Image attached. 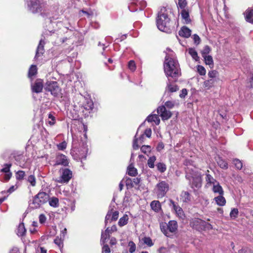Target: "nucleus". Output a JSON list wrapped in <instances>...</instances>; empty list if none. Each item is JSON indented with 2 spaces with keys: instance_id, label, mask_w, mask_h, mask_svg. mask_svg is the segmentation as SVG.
<instances>
[{
  "instance_id": "c03bdc74",
  "label": "nucleus",
  "mask_w": 253,
  "mask_h": 253,
  "mask_svg": "<svg viewBox=\"0 0 253 253\" xmlns=\"http://www.w3.org/2000/svg\"><path fill=\"white\" fill-rule=\"evenodd\" d=\"M128 251L130 253H133L135 251L136 245L133 241H129L128 244Z\"/></svg>"
},
{
  "instance_id": "aec40b11",
  "label": "nucleus",
  "mask_w": 253,
  "mask_h": 253,
  "mask_svg": "<svg viewBox=\"0 0 253 253\" xmlns=\"http://www.w3.org/2000/svg\"><path fill=\"white\" fill-rule=\"evenodd\" d=\"M59 15L58 12L57 14H55L54 15L52 16H49L47 19V22H49L50 24H51L53 28L54 27V25H56V26H57L58 24H61V22H53V20H57L59 18Z\"/></svg>"
},
{
  "instance_id": "2f4dec72",
  "label": "nucleus",
  "mask_w": 253,
  "mask_h": 253,
  "mask_svg": "<svg viewBox=\"0 0 253 253\" xmlns=\"http://www.w3.org/2000/svg\"><path fill=\"white\" fill-rule=\"evenodd\" d=\"M37 73V68L36 65H32L29 69L28 76L30 78H32L36 75Z\"/></svg>"
},
{
  "instance_id": "f257e3e1",
  "label": "nucleus",
  "mask_w": 253,
  "mask_h": 253,
  "mask_svg": "<svg viewBox=\"0 0 253 253\" xmlns=\"http://www.w3.org/2000/svg\"><path fill=\"white\" fill-rule=\"evenodd\" d=\"M167 51L171 53H167L164 63L165 73L168 78H171L176 81L180 75L179 65L177 60L173 57V53L169 48Z\"/></svg>"
},
{
  "instance_id": "49530a36",
  "label": "nucleus",
  "mask_w": 253,
  "mask_h": 253,
  "mask_svg": "<svg viewBox=\"0 0 253 253\" xmlns=\"http://www.w3.org/2000/svg\"><path fill=\"white\" fill-rule=\"evenodd\" d=\"M25 175V172L23 170H19L16 173V178L19 180L23 179Z\"/></svg>"
},
{
  "instance_id": "a878e982",
  "label": "nucleus",
  "mask_w": 253,
  "mask_h": 253,
  "mask_svg": "<svg viewBox=\"0 0 253 253\" xmlns=\"http://www.w3.org/2000/svg\"><path fill=\"white\" fill-rule=\"evenodd\" d=\"M48 201L51 207L57 208L59 206V200L56 197H53L50 199L48 198Z\"/></svg>"
},
{
  "instance_id": "20e7f679",
  "label": "nucleus",
  "mask_w": 253,
  "mask_h": 253,
  "mask_svg": "<svg viewBox=\"0 0 253 253\" xmlns=\"http://www.w3.org/2000/svg\"><path fill=\"white\" fill-rule=\"evenodd\" d=\"M28 9L36 13L41 12L44 9V3L42 0H26Z\"/></svg>"
},
{
  "instance_id": "4c0bfd02",
  "label": "nucleus",
  "mask_w": 253,
  "mask_h": 253,
  "mask_svg": "<svg viewBox=\"0 0 253 253\" xmlns=\"http://www.w3.org/2000/svg\"><path fill=\"white\" fill-rule=\"evenodd\" d=\"M181 196L183 202H187L190 200V194L187 191H183L181 193Z\"/></svg>"
},
{
  "instance_id": "c85d7f7f",
  "label": "nucleus",
  "mask_w": 253,
  "mask_h": 253,
  "mask_svg": "<svg viewBox=\"0 0 253 253\" xmlns=\"http://www.w3.org/2000/svg\"><path fill=\"white\" fill-rule=\"evenodd\" d=\"M84 108L85 110L90 111L92 110L93 108V103L90 99H86L85 103L84 105Z\"/></svg>"
},
{
  "instance_id": "de8ad7c7",
  "label": "nucleus",
  "mask_w": 253,
  "mask_h": 253,
  "mask_svg": "<svg viewBox=\"0 0 253 253\" xmlns=\"http://www.w3.org/2000/svg\"><path fill=\"white\" fill-rule=\"evenodd\" d=\"M187 1L186 0H178L177 6L180 8L182 10L185 9V7L187 5Z\"/></svg>"
},
{
  "instance_id": "4be33fe9",
  "label": "nucleus",
  "mask_w": 253,
  "mask_h": 253,
  "mask_svg": "<svg viewBox=\"0 0 253 253\" xmlns=\"http://www.w3.org/2000/svg\"><path fill=\"white\" fill-rule=\"evenodd\" d=\"M181 15L184 23L188 24L191 22L189 12L185 9L181 10Z\"/></svg>"
},
{
  "instance_id": "393cba45",
  "label": "nucleus",
  "mask_w": 253,
  "mask_h": 253,
  "mask_svg": "<svg viewBox=\"0 0 253 253\" xmlns=\"http://www.w3.org/2000/svg\"><path fill=\"white\" fill-rule=\"evenodd\" d=\"M212 190L214 193H218L219 195H223L224 193L223 189L219 185L218 182L213 184Z\"/></svg>"
},
{
  "instance_id": "6e6552de",
  "label": "nucleus",
  "mask_w": 253,
  "mask_h": 253,
  "mask_svg": "<svg viewBox=\"0 0 253 253\" xmlns=\"http://www.w3.org/2000/svg\"><path fill=\"white\" fill-rule=\"evenodd\" d=\"M61 173L60 183H67L72 177V171L67 168L61 169L60 170Z\"/></svg>"
},
{
  "instance_id": "864d4df0",
  "label": "nucleus",
  "mask_w": 253,
  "mask_h": 253,
  "mask_svg": "<svg viewBox=\"0 0 253 253\" xmlns=\"http://www.w3.org/2000/svg\"><path fill=\"white\" fill-rule=\"evenodd\" d=\"M137 134H138V131H137V132L134 136L133 141V148L135 150H137L139 148V146L138 144V138H137Z\"/></svg>"
},
{
  "instance_id": "7c9ffc66",
  "label": "nucleus",
  "mask_w": 253,
  "mask_h": 253,
  "mask_svg": "<svg viewBox=\"0 0 253 253\" xmlns=\"http://www.w3.org/2000/svg\"><path fill=\"white\" fill-rule=\"evenodd\" d=\"M128 220V216L126 214L124 215L123 217H122L119 222H118V225L120 227H122L125 225H126L127 223Z\"/></svg>"
},
{
  "instance_id": "338daca9",
  "label": "nucleus",
  "mask_w": 253,
  "mask_h": 253,
  "mask_svg": "<svg viewBox=\"0 0 253 253\" xmlns=\"http://www.w3.org/2000/svg\"><path fill=\"white\" fill-rule=\"evenodd\" d=\"M193 40H194V43L196 44H199L201 42V39L200 38V37H199V36H198L197 34H194L193 35Z\"/></svg>"
},
{
  "instance_id": "ea45409f",
  "label": "nucleus",
  "mask_w": 253,
  "mask_h": 253,
  "mask_svg": "<svg viewBox=\"0 0 253 253\" xmlns=\"http://www.w3.org/2000/svg\"><path fill=\"white\" fill-rule=\"evenodd\" d=\"M206 180L208 183L211 184H215L217 181L210 174H206Z\"/></svg>"
},
{
  "instance_id": "a18cd8bd",
  "label": "nucleus",
  "mask_w": 253,
  "mask_h": 253,
  "mask_svg": "<svg viewBox=\"0 0 253 253\" xmlns=\"http://www.w3.org/2000/svg\"><path fill=\"white\" fill-rule=\"evenodd\" d=\"M239 211L236 208L232 209L230 213V216L232 219H235L238 215Z\"/></svg>"
},
{
  "instance_id": "e2e57ef3",
  "label": "nucleus",
  "mask_w": 253,
  "mask_h": 253,
  "mask_svg": "<svg viewBox=\"0 0 253 253\" xmlns=\"http://www.w3.org/2000/svg\"><path fill=\"white\" fill-rule=\"evenodd\" d=\"M11 166V164H6L4 165V167L2 169L1 171L4 172L8 173V172H9V171H10V168Z\"/></svg>"
},
{
  "instance_id": "69168bd1",
  "label": "nucleus",
  "mask_w": 253,
  "mask_h": 253,
  "mask_svg": "<svg viewBox=\"0 0 253 253\" xmlns=\"http://www.w3.org/2000/svg\"><path fill=\"white\" fill-rule=\"evenodd\" d=\"M48 119L51 120L50 121H48V123L50 125H53L55 124V117L51 113H49L48 114Z\"/></svg>"
},
{
  "instance_id": "774afa93",
  "label": "nucleus",
  "mask_w": 253,
  "mask_h": 253,
  "mask_svg": "<svg viewBox=\"0 0 253 253\" xmlns=\"http://www.w3.org/2000/svg\"><path fill=\"white\" fill-rule=\"evenodd\" d=\"M119 216V212L118 211H113L112 210V220H116Z\"/></svg>"
},
{
  "instance_id": "6e6d98bb",
  "label": "nucleus",
  "mask_w": 253,
  "mask_h": 253,
  "mask_svg": "<svg viewBox=\"0 0 253 253\" xmlns=\"http://www.w3.org/2000/svg\"><path fill=\"white\" fill-rule=\"evenodd\" d=\"M211 50V49L209 45H206L202 51V57L205 56V55H208V54L210 53Z\"/></svg>"
},
{
  "instance_id": "412c9836",
  "label": "nucleus",
  "mask_w": 253,
  "mask_h": 253,
  "mask_svg": "<svg viewBox=\"0 0 253 253\" xmlns=\"http://www.w3.org/2000/svg\"><path fill=\"white\" fill-rule=\"evenodd\" d=\"M146 120L148 122H154L156 125H159L160 123V119L158 115L156 114L150 115L148 116L146 119Z\"/></svg>"
},
{
  "instance_id": "7ed1b4c3",
  "label": "nucleus",
  "mask_w": 253,
  "mask_h": 253,
  "mask_svg": "<svg viewBox=\"0 0 253 253\" xmlns=\"http://www.w3.org/2000/svg\"><path fill=\"white\" fill-rule=\"evenodd\" d=\"M186 178L192 184V187L199 188L202 185L201 175L198 172L189 168L186 170Z\"/></svg>"
},
{
  "instance_id": "0eeeda50",
  "label": "nucleus",
  "mask_w": 253,
  "mask_h": 253,
  "mask_svg": "<svg viewBox=\"0 0 253 253\" xmlns=\"http://www.w3.org/2000/svg\"><path fill=\"white\" fill-rule=\"evenodd\" d=\"M45 89L46 91L50 92L54 96H57L60 91V88L58 83L55 81H48L46 82Z\"/></svg>"
},
{
  "instance_id": "37998d69",
  "label": "nucleus",
  "mask_w": 253,
  "mask_h": 253,
  "mask_svg": "<svg viewBox=\"0 0 253 253\" xmlns=\"http://www.w3.org/2000/svg\"><path fill=\"white\" fill-rule=\"evenodd\" d=\"M218 166L222 169H226L228 168V164L223 160L219 159L217 161Z\"/></svg>"
},
{
  "instance_id": "79ce46f5",
  "label": "nucleus",
  "mask_w": 253,
  "mask_h": 253,
  "mask_svg": "<svg viewBox=\"0 0 253 253\" xmlns=\"http://www.w3.org/2000/svg\"><path fill=\"white\" fill-rule=\"evenodd\" d=\"M176 104L175 101H168L165 102L164 106H165V108L172 109Z\"/></svg>"
},
{
  "instance_id": "bb28decb",
  "label": "nucleus",
  "mask_w": 253,
  "mask_h": 253,
  "mask_svg": "<svg viewBox=\"0 0 253 253\" xmlns=\"http://www.w3.org/2000/svg\"><path fill=\"white\" fill-rule=\"evenodd\" d=\"M152 209L156 212H158L161 209V204L158 201H153L151 203Z\"/></svg>"
},
{
  "instance_id": "3c124183",
  "label": "nucleus",
  "mask_w": 253,
  "mask_h": 253,
  "mask_svg": "<svg viewBox=\"0 0 253 253\" xmlns=\"http://www.w3.org/2000/svg\"><path fill=\"white\" fill-rule=\"evenodd\" d=\"M197 69L198 72L200 75L203 76L206 74V71L205 68L203 66L201 65H198L197 67Z\"/></svg>"
},
{
  "instance_id": "5fc2aeb1",
  "label": "nucleus",
  "mask_w": 253,
  "mask_h": 253,
  "mask_svg": "<svg viewBox=\"0 0 253 253\" xmlns=\"http://www.w3.org/2000/svg\"><path fill=\"white\" fill-rule=\"evenodd\" d=\"M141 151L142 153L146 154L150 152L151 147L149 145H143L141 147Z\"/></svg>"
},
{
  "instance_id": "6ab92c4d",
  "label": "nucleus",
  "mask_w": 253,
  "mask_h": 253,
  "mask_svg": "<svg viewBox=\"0 0 253 253\" xmlns=\"http://www.w3.org/2000/svg\"><path fill=\"white\" fill-rule=\"evenodd\" d=\"M178 90V86L174 84L170 83V79L168 78V82L166 89V91H168L170 92H174Z\"/></svg>"
},
{
  "instance_id": "0e129e2a",
  "label": "nucleus",
  "mask_w": 253,
  "mask_h": 253,
  "mask_svg": "<svg viewBox=\"0 0 253 253\" xmlns=\"http://www.w3.org/2000/svg\"><path fill=\"white\" fill-rule=\"evenodd\" d=\"M103 246L102 247V253H110L111 251L108 245L106 244H103Z\"/></svg>"
},
{
  "instance_id": "ddd939ff",
  "label": "nucleus",
  "mask_w": 253,
  "mask_h": 253,
  "mask_svg": "<svg viewBox=\"0 0 253 253\" xmlns=\"http://www.w3.org/2000/svg\"><path fill=\"white\" fill-rule=\"evenodd\" d=\"M69 164V160L65 155L62 154H58L55 158V163L54 166L62 165L63 166H67Z\"/></svg>"
},
{
  "instance_id": "c9c22d12",
  "label": "nucleus",
  "mask_w": 253,
  "mask_h": 253,
  "mask_svg": "<svg viewBox=\"0 0 253 253\" xmlns=\"http://www.w3.org/2000/svg\"><path fill=\"white\" fill-rule=\"evenodd\" d=\"M128 175L130 176H135L137 172L136 169L134 168L131 165H129L127 168Z\"/></svg>"
},
{
  "instance_id": "2eb2a0df",
  "label": "nucleus",
  "mask_w": 253,
  "mask_h": 253,
  "mask_svg": "<svg viewBox=\"0 0 253 253\" xmlns=\"http://www.w3.org/2000/svg\"><path fill=\"white\" fill-rule=\"evenodd\" d=\"M43 89V83L42 80L37 79L35 82L31 84V89L33 92L40 93Z\"/></svg>"
},
{
  "instance_id": "680f3d73",
  "label": "nucleus",
  "mask_w": 253,
  "mask_h": 253,
  "mask_svg": "<svg viewBox=\"0 0 253 253\" xmlns=\"http://www.w3.org/2000/svg\"><path fill=\"white\" fill-rule=\"evenodd\" d=\"M112 209L109 211L106 217H105V224H106L108 222V221L111 219L112 220Z\"/></svg>"
},
{
  "instance_id": "9d476101",
  "label": "nucleus",
  "mask_w": 253,
  "mask_h": 253,
  "mask_svg": "<svg viewBox=\"0 0 253 253\" xmlns=\"http://www.w3.org/2000/svg\"><path fill=\"white\" fill-rule=\"evenodd\" d=\"M157 112L163 121L169 119L172 116L171 112L167 110L164 106H159L157 109Z\"/></svg>"
},
{
  "instance_id": "f03ea898",
  "label": "nucleus",
  "mask_w": 253,
  "mask_h": 253,
  "mask_svg": "<svg viewBox=\"0 0 253 253\" xmlns=\"http://www.w3.org/2000/svg\"><path fill=\"white\" fill-rule=\"evenodd\" d=\"M162 9L158 13L156 22L158 28L161 31L170 33L171 29L169 25L170 19L167 13H165V9Z\"/></svg>"
},
{
  "instance_id": "b1692460",
  "label": "nucleus",
  "mask_w": 253,
  "mask_h": 253,
  "mask_svg": "<svg viewBox=\"0 0 253 253\" xmlns=\"http://www.w3.org/2000/svg\"><path fill=\"white\" fill-rule=\"evenodd\" d=\"M109 232V227L105 231L102 232L100 242L101 244H104L106 240L109 239L110 234Z\"/></svg>"
},
{
  "instance_id": "4d7b16f0",
  "label": "nucleus",
  "mask_w": 253,
  "mask_h": 253,
  "mask_svg": "<svg viewBox=\"0 0 253 253\" xmlns=\"http://www.w3.org/2000/svg\"><path fill=\"white\" fill-rule=\"evenodd\" d=\"M233 163L237 169H242V168L243 167V164H242V163L241 162V161H240L239 160L235 159L233 161Z\"/></svg>"
},
{
  "instance_id": "09e8293b",
  "label": "nucleus",
  "mask_w": 253,
  "mask_h": 253,
  "mask_svg": "<svg viewBox=\"0 0 253 253\" xmlns=\"http://www.w3.org/2000/svg\"><path fill=\"white\" fill-rule=\"evenodd\" d=\"M142 240L144 243L149 247H151L153 245V241L150 237H145L142 239Z\"/></svg>"
},
{
  "instance_id": "f704fd0d",
  "label": "nucleus",
  "mask_w": 253,
  "mask_h": 253,
  "mask_svg": "<svg viewBox=\"0 0 253 253\" xmlns=\"http://www.w3.org/2000/svg\"><path fill=\"white\" fill-rule=\"evenodd\" d=\"M156 160V157L153 156L150 157L147 161V165L150 168H154L155 167V162Z\"/></svg>"
},
{
  "instance_id": "72a5a7b5",
  "label": "nucleus",
  "mask_w": 253,
  "mask_h": 253,
  "mask_svg": "<svg viewBox=\"0 0 253 253\" xmlns=\"http://www.w3.org/2000/svg\"><path fill=\"white\" fill-rule=\"evenodd\" d=\"M203 57L205 59V63L207 65H209L211 67H212L213 66V61L212 58L210 55H205V56H203Z\"/></svg>"
},
{
  "instance_id": "39448f33",
  "label": "nucleus",
  "mask_w": 253,
  "mask_h": 253,
  "mask_svg": "<svg viewBox=\"0 0 253 253\" xmlns=\"http://www.w3.org/2000/svg\"><path fill=\"white\" fill-rule=\"evenodd\" d=\"M48 195L44 192H40L34 198L33 202L30 204L31 208L37 209L41 206L46 203L48 200Z\"/></svg>"
},
{
  "instance_id": "052dcab7",
  "label": "nucleus",
  "mask_w": 253,
  "mask_h": 253,
  "mask_svg": "<svg viewBox=\"0 0 253 253\" xmlns=\"http://www.w3.org/2000/svg\"><path fill=\"white\" fill-rule=\"evenodd\" d=\"M67 147V143L63 141L57 145V148L60 150H64Z\"/></svg>"
},
{
  "instance_id": "423d86ee",
  "label": "nucleus",
  "mask_w": 253,
  "mask_h": 253,
  "mask_svg": "<svg viewBox=\"0 0 253 253\" xmlns=\"http://www.w3.org/2000/svg\"><path fill=\"white\" fill-rule=\"evenodd\" d=\"M169 190V184L165 181H161L156 185L154 191L158 198H161L166 195Z\"/></svg>"
},
{
  "instance_id": "a19ab883",
  "label": "nucleus",
  "mask_w": 253,
  "mask_h": 253,
  "mask_svg": "<svg viewBox=\"0 0 253 253\" xmlns=\"http://www.w3.org/2000/svg\"><path fill=\"white\" fill-rule=\"evenodd\" d=\"M27 181L30 183L32 186H35L36 185V179L34 175H30L27 178Z\"/></svg>"
},
{
  "instance_id": "f3484780",
  "label": "nucleus",
  "mask_w": 253,
  "mask_h": 253,
  "mask_svg": "<svg viewBox=\"0 0 253 253\" xmlns=\"http://www.w3.org/2000/svg\"><path fill=\"white\" fill-rule=\"evenodd\" d=\"M244 15L247 22L253 24V8H248L244 13Z\"/></svg>"
},
{
  "instance_id": "c756f323",
  "label": "nucleus",
  "mask_w": 253,
  "mask_h": 253,
  "mask_svg": "<svg viewBox=\"0 0 253 253\" xmlns=\"http://www.w3.org/2000/svg\"><path fill=\"white\" fill-rule=\"evenodd\" d=\"M215 83V79H211L207 80L204 83V87L208 89L213 86Z\"/></svg>"
},
{
  "instance_id": "603ef678",
  "label": "nucleus",
  "mask_w": 253,
  "mask_h": 253,
  "mask_svg": "<svg viewBox=\"0 0 253 253\" xmlns=\"http://www.w3.org/2000/svg\"><path fill=\"white\" fill-rule=\"evenodd\" d=\"M128 67L129 69L132 72H134L135 70L136 65L133 60H130L129 61L128 63Z\"/></svg>"
},
{
  "instance_id": "9b49d317",
  "label": "nucleus",
  "mask_w": 253,
  "mask_h": 253,
  "mask_svg": "<svg viewBox=\"0 0 253 253\" xmlns=\"http://www.w3.org/2000/svg\"><path fill=\"white\" fill-rule=\"evenodd\" d=\"M88 151V145L86 143H83L78 151V153H77L82 163L83 160H85Z\"/></svg>"
},
{
  "instance_id": "4468645a",
  "label": "nucleus",
  "mask_w": 253,
  "mask_h": 253,
  "mask_svg": "<svg viewBox=\"0 0 253 253\" xmlns=\"http://www.w3.org/2000/svg\"><path fill=\"white\" fill-rule=\"evenodd\" d=\"M203 221L204 220L198 218H193L190 221V225L193 228L198 231H202Z\"/></svg>"
},
{
  "instance_id": "13d9d810",
  "label": "nucleus",
  "mask_w": 253,
  "mask_h": 253,
  "mask_svg": "<svg viewBox=\"0 0 253 253\" xmlns=\"http://www.w3.org/2000/svg\"><path fill=\"white\" fill-rule=\"evenodd\" d=\"M217 74L218 73L216 71L212 70L209 72L208 76L211 79H214V78L217 76Z\"/></svg>"
},
{
  "instance_id": "dca6fc26",
  "label": "nucleus",
  "mask_w": 253,
  "mask_h": 253,
  "mask_svg": "<svg viewBox=\"0 0 253 253\" xmlns=\"http://www.w3.org/2000/svg\"><path fill=\"white\" fill-rule=\"evenodd\" d=\"M44 42L42 39H41L40 41L39 44L37 47L36 55L35 56V59L36 60H39V58L41 56L44 52Z\"/></svg>"
},
{
  "instance_id": "1a4fd4ad",
  "label": "nucleus",
  "mask_w": 253,
  "mask_h": 253,
  "mask_svg": "<svg viewBox=\"0 0 253 253\" xmlns=\"http://www.w3.org/2000/svg\"><path fill=\"white\" fill-rule=\"evenodd\" d=\"M177 222L174 220H171L169 222L168 224L167 225V230L165 229L164 226H161L162 231L167 236H169L167 232V230H169V231L171 233H173L177 230Z\"/></svg>"
},
{
  "instance_id": "8fccbe9b",
  "label": "nucleus",
  "mask_w": 253,
  "mask_h": 253,
  "mask_svg": "<svg viewBox=\"0 0 253 253\" xmlns=\"http://www.w3.org/2000/svg\"><path fill=\"white\" fill-rule=\"evenodd\" d=\"M212 229V226L209 223L203 221L202 230H210Z\"/></svg>"
},
{
  "instance_id": "bf43d9fd",
  "label": "nucleus",
  "mask_w": 253,
  "mask_h": 253,
  "mask_svg": "<svg viewBox=\"0 0 253 253\" xmlns=\"http://www.w3.org/2000/svg\"><path fill=\"white\" fill-rule=\"evenodd\" d=\"M39 222L41 224H44L46 221V217L44 214H41L39 216Z\"/></svg>"
},
{
  "instance_id": "a211bd4d",
  "label": "nucleus",
  "mask_w": 253,
  "mask_h": 253,
  "mask_svg": "<svg viewBox=\"0 0 253 253\" xmlns=\"http://www.w3.org/2000/svg\"><path fill=\"white\" fill-rule=\"evenodd\" d=\"M180 36L184 38H189L191 35V31L186 26H183L179 31Z\"/></svg>"
},
{
  "instance_id": "5701e85b",
  "label": "nucleus",
  "mask_w": 253,
  "mask_h": 253,
  "mask_svg": "<svg viewBox=\"0 0 253 253\" xmlns=\"http://www.w3.org/2000/svg\"><path fill=\"white\" fill-rule=\"evenodd\" d=\"M222 195H219L214 198L216 204L219 206H224L226 204V200Z\"/></svg>"
},
{
  "instance_id": "f8f14e48",
  "label": "nucleus",
  "mask_w": 253,
  "mask_h": 253,
  "mask_svg": "<svg viewBox=\"0 0 253 253\" xmlns=\"http://www.w3.org/2000/svg\"><path fill=\"white\" fill-rule=\"evenodd\" d=\"M169 202V206L172 207V209L174 211L177 216L180 219H184L185 217V214L182 208L172 200H170Z\"/></svg>"
},
{
  "instance_id": "cd10ccee",
  "label": "nucleus",
  "mask_w": 253,
  "mask_h": 253,
  "mask_svg": "<svg viewBox=\"0 0 253 253\" xmlns=\"http://www.w3.org/2000/svg\"><path fill=\"white\" fill-rule=\"evenodd\" d=\"M26 229L25 228L23 223L19 224L17 228V234L18 236H22L25 235L26 233Z\"/></svg>"
},
{
  "instance_id": "473e14b6",
  "label": "nucleus",
  "mask_w": 253,
  "mask_h": 253,
  "mask_svg": "<svg viewBox=\"0 0 253 253\" xmlns=\"http://www.w3.org/2000/svg\"><path fill=\"white\" fill-rule=\"evenodd\" d=\"M188 52L190 55L192 56L193 59L196 61H198L199 59V57L198 55L197 52L196 50L192 48H190L188 49Z\"/></svg>"
},
{
  "instance_id": "58836bf2",
  "label": "nucleus",
  "mask_w": 253,
  "mask_h": 253,
  "mask_svg": "<svg viewBox=\"0 0 253 253\" xmlns=\"http://www.w3.org/2000/svg\"><path fill=\"white\" fill-rule=\"evenodd\" d=\"M63 240L61 237L60 238L59 237H57L54 240V243L58 246V247L61 249L63 247Z\"/></svg>"
},
{
  "instance_id": "e433bc0d",
  "label": "nucleus",
  "mask_w": 253,
  "mask_h": 253,
  "mask_svg": "<svg viewBox=\"0 0 253 253\" xmlns=\"http://www.w3.org/2000/svg\"><path fill=\"white\" fill-rule=\"evenodd\" d=\"M156 167L158 170L161 173L164 172L167 169L166 165L163 163H158Z\"/></svg>"
}]
</instances>
